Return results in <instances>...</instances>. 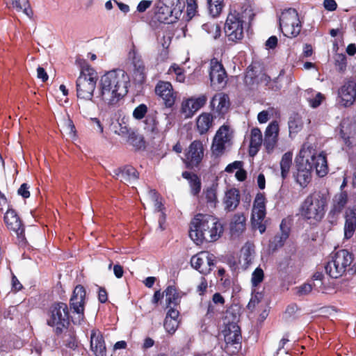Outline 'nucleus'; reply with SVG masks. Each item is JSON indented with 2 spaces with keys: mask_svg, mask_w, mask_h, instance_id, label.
Returning <instances> with one entry per match:
<instances>
[{
  "mask_svg": "<svg viewBox=\"0 0 356 356\" xmlns=\"http://www.w3.org/2000/svg\"><path fill=\"white\" fill-rule=\"evenodd\" d=\"M221 131L222 130L216 131L211 145L212 152L216 156L222 155L225 152V145L229 143L228 141L219 138V135H220L222 132Z\"/></svg>",
  "mask_w": 356,
  "mask_h": 356,
  "instance_id": "obj_35",
  "label": "nucleus"
},
{
  "mask_svg": "<svg viewBox=\"0 0 356 356\" xmlns=\"http://www.w3.org/2000/svg\"><path fill=\"white\" fill-rule=\"evenodd\" d=\"M297 293L299 296L307 295L309 294L312 290L314 289V284L311 283H304L298 288Z\"/></svg>",
  "mask_w": 356,
  "mask_h": 356,
  "instance_id": "obj_57",
  "label": "nucleus"
},
{
  "mask_svg": "<svg viewBox=\"0 0 356 356\" xmlns=\"http://www.w3.org/2000/svg\"><path fill=\"white\" fill-rule=\"evenodd\" d=\"M263 67L259 62H252L245 70L244 83L249 87L257 86L261 83Z\"/></svg>",
  "mask_w": 356,
  "mask_h": 356,
  "instance_id": "obj_21",
  "label": "nucleus"
},
{
  "mask_svg": "<svg viewBox=\"0 0 356 356\" xmlns=\"http://www.w3.org/2000/svg\"><path fill=\"white\" fill-rule=\"evenodd\" d=\"M225 349L232 350V353L238 352L241 347V332L240 327L236 323H232L227 325L225 330Z\"/></svg>",
  "mask_w": 356,
  "mask_h": 356,
  "instance_id": "obj_14",
  "label": "nucleus"
},
{
  "mask_svg": "<svg viewBox=\"0 0 356 356\" xmlns=\"http://www.w3.org/2000/svg\"><path fill=\"white\" fill-rule=\"evenodd\" d=\"M70 310L63 302H55L49 305L46 312V323L54 328L56 336H60L70 325Z\"/></svg>",
  "mask_w": 356,
  "mask_h": 356,
  "instance_id": "obj_6",
  "label": "nucleus"
},
{
  "mask_svg": "<svg viewBox=\"0 0 356 356\" xmlns=\"http://www.w3.org/2000/svg\"><path fill=\"white\" fill-rule=\"evenodd\" d=\"M283 74L284 70H281L277 77L271 79L270 76L264 73L261 75V83H264V86L266 87V89L274 92H278L282 88V84L279 81V77Z\"/></svg>",
  "mask_w": 356,
  "mask_h": 356,
  "instance_id": "obj_33",
  "label": "nucleus"
},
{
  "mask_svg": "<svg viewBox=\"0 0 356 356\" xmlns=\"http://www.w3.org/2000/svg\"><path fill=\"white\" fill-rule=\"evenodd\" d=\"M207 101V97L205 95H201L197 97H191L181 104V113L184 117L191 118L195 112L203 107Z\"/></svg>",
  "mask_w": 356,
  "mask_h": 356,
  "instance_id": "obj_20",
  "label": "nucleus"
},
{
  "mask_svg": "<svg viewBox=\"0 0 356 356\" xmlns=\"http://www.w3.org/2000/svg\"><path fill=\"white\" fill-rule=\"evenodd\" d=\"M191 264L201 274L208 275L215 265L214 256L208 252H201L191 257Z\"/></svg>",
  "mask_w": 356,
  "mask_h": 356,
  "instance_id": "obj_16",
  "label": "nucleus"
},
{
  "mask_svg": "<svg viewBox=\"0 0 356 356\" xmlns=\"http://www.w3.org/2000/svg\"><path fill=\"white\" fill-rule=\"evenodd\" d=\"M129 86V76L124 70L107 72L100 79L97 97L109 107L116 106L128 93Z\"/></svg>",
  "mask_w": 356,
  "mask_h": 356,
  "instance_id": "obj_1",
  "label": "nucleus"
},
{
  "mask_svg": "<svg viewBox=\"0 0 356 356\" xmlns=\"http://www.w3.org/2000/svg\"><path fill=\"white\" fill-rule=\"evenodd\" d=\"M29 188L28 184L23 183L17 190V194L24 199L29 198L30 197Z\"/></svg>",
  "mask_w": 356,
  "mask_h": 356,
  "instance_id": "obj_61",
  "label": "nucleus"
},
{
  "mask_svg": "<svg viewBox=\"0 0 356 356\" xmlns=\"http://www.w3.org/2000/svg\"><path fill=\"white\" fill-rule=\"evenodd\" d=\"M181 176L188 181L191 194L194 196L198 195L201 191L202 183L197 175L184 171L182 172Z\"/></svg>",
  "mask_w": 356,
  "mask_h": 356,
  "instance_id": "obj_31",
  "label": "nucleus"
},
{
  "mask_svg": "<svg viewBox=\"0 0 356 356\" xmlns=\"http://www.w3.org/2000/svg\"><path fill=\"white\" fill-rule=\"evenodd\" d=\"M113 177L122 182H131L138 178V171L131 165H125L113 170Z\"/></svg>",
  "mask_w": 356,
  "mask_h": 356,
  "instance_id": "obj_25",
  "label": "nucleus"
},
{
  "mask_svg": "<svg viewBox=\"0 0 356 356\" xmlns=\"http://www.w3.org/2000/svg\"><path fill=\"white\" fill-rule=\"evenodd\" d=\"M202 28L213 39L218 38L221 35V27L218 23L208 22L202 24Z\"/></svg>",
  "mask_w": 356,
  "mask_h": 356,
  "instance_id": "obj_39",
  "label": "nucleus"
},
{
  "mask_svg": "<svg viewBox=\"0 0 356 356\" xmlns=\"http://www.w3.org/2000/svg\"><path fill=\"white\" fill-rule=\"evenodd\" d=\"M327 198L320 192L309 194L301 203L299 213L303 220L310 224L320 222L324 217Z\"/></svg>",
  "mask_w": 356,
  "mask_h": 356,
  "instance_id": "obj_5",
  "label": "nucleus"
},
{
  "mask_svg": "<svg viewBox=\"0 0 356 356\" xmlns=\"http://www.w3.org/2000/svg\"><path fill=\"white\" fill-rule=\"evenodd\" d=\"M280 127L277 120H273L267 126L264 132L263 144L268 154H272L277 145Z\"/></svg>",
  "mask_w": 356,
  "mask_h": 356,
  "instance_id": "obj_18",
  "label": "nucleus"
},
{
  "mask_svg": "<svg viewBox=\"0 0 356 356\" xmlns=\"http://www.w3.org/2000/svg\"><path fill=\"white\" fill-rule=\"evenodd\" d=\"M18 314L17 306H10L4 312L3 316L6 318L13 320Z\"/></svg>",
  "mask_w": 356,
  "mask_h": 356,
  "instance_id": "obj_60",
  "label": "nucleus"
},
{
  "mask_svg": "<svg viewBox=\"0 0 356 356\" xmlns=\"http://www.w3.org/2000/svg\"><path fill=\"white\" fill-rule=\"evenodd\" d=\"M325 97L321 92H318L316 96L309 100V105L312 108H317L321 105Z\"/></svg>",
  "mask_w": 356,
  "mask_h": 356,
  "instance_id": "obj_59",
  "label": "nucleus"
},
{
  "mask_svg": "<svg viewBox=\"0 0 356 356\" xmlns=\"http://www.w3.org/2000/svg\"><path fill=\"white\" fill-rule=\"evenodd\" d=\"M154 91L156 95L162 99L165 107H172L175 103L177 95L170 82L159 81L155 86Z\"/></svg>",
  "mask_w": 356,
  "mask_h": 356,
  "instance_id": "obj_17",
  "label": "nucleus"
},
{
  "mask_svg": "<svg viewBox=\"0 0 356 356\" xmlns=\"http://www.w3.org/2000/svg\"><path fill=\"white\" fill-rule=\"evenodd\" d=\"M252 9L247 4H234L230 6L224 31L229 41L235 43L243 38L244 24H250L254 17Z\"/></svg>",
  "mask_w": 356,
  "mask_h": 356,
  "instance_id": "obj_3",
  "label": "nucleus"
},
{
  "mask_svg": "<svg viewBox=\"0 0 356 356\" xmlns=\"http://www.w3.org/2000/svg\"><path fill=\"white\" fill-rule=\"evenodd\" d=\"M341 104L346 106H350L356 100V82L353 78L346 81L343 85L338 90Z\"/></svg>",
  "mask_w": 356,
  "mask_h": 356,
  "instance_id": "obj_19",
  "label": "nucleus"
},
{
  "mask_svg": "<svg viewBox=\"0 0 356 356\" xmlns=\"http://www.w3.org/2000/svg\"><path fill=\"white\" fill-rule=\"evenodd\" d=\"M286 240V238L280 234H277L273 238L272 240L270 241L269 248L273 252H275L279 248L283 247Z\"/></svg>",
  "mask_w": 356,
  "mask_h": 356,
  "instance_id": "obj_44",
  "label": "nucleus"
},
{
  "mask_svg": "<svg viewBox=\"0 0 356 356\" xmlns=\"http://www.w3.org/2000/svg\"><path fill=\"white\" fill-rule=\"evenodd\" d=\"M324 275L322 272L316 271L312 276L314 289L319 291L323 288Z\"/></svg>",
  "mask_w": 356,
  "mask_h": 356,
  "instance_id": "obj_48",
  "label": "nucleus"
},
{
  "mask_svg": "<svg viewBox=\"0 0 356 356\" xmlns=\"http://www.w3.org/2000/svg\"><path fill=\"white\" fill-rule=\"evenodd\" d=\"M292 158L293 153L291 152H287L284 153L282 156L280 164L282 179H285L289 175L292 164Z\"/></svg>",
  "mask_w": 356,
  "mask_h": 356,
  "instance_id": "obj_36",
  "label": "nucleus"
},
{
  "mask_svg": "<svg viewBox=\"0 0 356 356\" xmlns=\"http://www.w3.org/2000/svg\"><path fill=\"white\" fill-rule=\"evenodd\" d=\"M12 5L18 12L23 11L27 16L33 15V11L28 0H12Z\"/></svg>",
  "mask_w": 356,
  "mask_h": 356,
  "instance_id": "obj_40",
  "label": "nucleus"
},
{
  "mask_svg": "<svg viewBox=\"0 0 356 356\" xmlns=\"http://www.w3.org/2000/svg\"><path fill=\"white\" fill-rule=\"evenodd\" d=\"M172 72H174L176 74V79L177 81L181 83L184 81L185 74L184 68H181L177 64L174 63L170 67L168 72V74H171Z\"/></svg>",
  "mask_w": 356,
  "mask_h": 356,
  "instance_id": "obj_47",
  "label": "nucleus"
},
{
  "mask_svg": "<svg viewBox=\"0 0 356 356\" xmlns=\"http://www.w3.org/2000/svg\"><path fill=\"white\" fill-rule=\"evenodd\" d=\"M204 156V148L200 140L193 141L185 153L184 161L187 168L198 167Z\"/></svg>",
  "mask_w": 356,
  "mask_h": 356,
  "instance_id": "obj_13",
  "label": "nucleus"
},
{
  "mask_svg": "<svg viewBox=\"0 0 356 356\" xmlns=\"http://www.w3.org/2000/svg\"><path fill=\"white\" fill-rule=\"evenodd\" d=\"M134 77V81L140 84H143L146 81L145 66L144 62L140 57L133 58Z\"/></svg>",
  "mask_w": 356,
  "mask_h": 356,
  "instance_id": "obj_28",
  "label": "nucleus"
},
{
  "mask_svg": "<svg viewBox=\"0 0 356 356\" xmlns=\"http://www.w3.org/2000/svg\"><path fill=\"white\" fill-rule=\"evenodd\" d=\"M158 113L156 111H152L148 113L147 116L143 120L144 129L147 132H149L153 134H157L159 132V120L157 118Z\"/></svg>",
  "mask_w": 356,
  "mask_h": 356,
  "instance_id": "obj_30",
  "label": "nucleus"
},
{
  "mask_svg": "<svg viewBox=\"0 0 356 356\" xmlns=\"http://www.w3.org/2000/svg\"><path fill=\"white\" fill-rule=\"evenodd\" d=\"M186 2L187 16L192 19L197 13V0H186Z\"/></svg>",
  "mask_w": 356,
  "mask_h": 356,
  "instance_id": "obj_49",
  "label": "nucleus"
},
{
  "mask_svg": "<svg viewBox=\"0 0 356 356\" xmlns=\"http://www.w3.org/2000/svg\"><path fill=\"white\" fill-rule=\"evenodd\" d=\"M266 209V197L264 193H258L254 200L252 209Z\"/></svg>",
  "mask_w": 356,
  "mask_h": 356,
  "instance_id": "obj_53",
  "label": "nucleus"
},
{
  "mask_svg": "<svg viewBox=\"0 0 356 356\" xmlns=\"http://www.w3.org/2000/svg\"><path fill=\"white\" fill-rule=\"evenodd\" d=\"M263 138L261 130L257 128H253L251 130L249 154L250 156H254L257 154L262 144Z\"/></svg>",
  "mask_w": 356,
  "mask_h": 356,
  "instance_id": "obj_29",
  "label": "nucleus"
},
{
  "mask_svg": "<svg viewBox=\"0 0 356 356\" xmlns=\"http://www.w3.org/2000/svg\"><path fill=\"white\" fill-rule=\"evenodd\" d=\"M90 348L95 356H106L104 337L98 330H92L90 334Z\"/></svg>",
  "mask_w": 356,
  "mask_h": 356,
  "instance_id": "obj_22",
  "label": "nucleus"
},
{
  "mask_svg": "<svg viewBox=\"0 0 356 356\" xmlns=\"http://www.w3.org/2000/svg\"><path fill=\"white\" fill-rule=\"evenodd\" d=\"M222 232V225L211 215L197 213L191 222L189 236L197 245L216 241Z\"/></svg>",
  "mask_w": 356,
  "mask_h": 356,
  "instance_id": "obj_2",
  "label": "nucleus"
},
{
  "mask_svg": "<svg viewBox=\"0 0 356 356\" xmlns=\"http://www.w3.org/2000/svg\"><path fill=\"white\" fill-rule=\"evenodd\" d=\"M152 4L151 0H142L140 1L136 8L138 13H144L146 11Z\"/></svg>",
  "mask_w": 356,
  "mask_h": 356,
  "instance_id": "obj_62",
  "label": "nucleus"
},
{
  "mask_svg": "<svg viewBox=\"0 0 356 356\" xmlns=\"http://www.w3.org/2000/svg\"><path fill=\"white\" fill-rule=\"evenodd\" d=\"M264 270L258 267L257 268L252 274V284L254 286H257L264 280Z\"/></svg>",
  "mask_w": 356,
  "mask_h": 356,
  "instance_id": "obj_50",
  "label": "nucleus"
},
{
  "mask_svg": "<svg viewBox=\"0 0 356 356\" xmlns=\"http://www.w3.org/2000/svg\"><path fill=\"white\" fill-rule=\"evenodd\" d=\"M148 114V108L146 104H140L133 111V118L137 120L145 118Z\"/></svg>",
  "mask_w": 356,
  "mask_h": 356,
  "instance_id": "obj_46",
  "label": "nucleus"
},
{
  "mask_svg": "<svg viewBox=\"0 0 356 356\" xmlns=\"http://www.w3.org/2000/svg\"><path fill=\"white\" fill-rule=\"evenodd\" d=\"M288 125L290 134L298 133L302 128L301 117L298 113H293L289 117Z\"/></svg>",
  "mask_w": 356,
  "mask_h": 356,
  "instance_id": "obj_37",
  "label": "nucleus"
},
{
  "mask_svg": "<svg viewBox=\"0 0 356 356\" xmlns=\"http://www.w3.org/2000/svg\"><path fill=\"white\" fill-rule=\"evenodd\" d=\"M178 321H175L174 319L165 318L163 326L166 332H168L169 334H174L178 327Z\"/></svg>",
  "mask_w": 356,
  "mask_h": 356,
  "instance_id": "obj_51",
  "label": "nucleus"
},
{
  "mask_svg": "<svg viewBox=\"0 0 356 356\" xmlns=\"http://www.w3.org/2000/svg\"><path fill=\"white\" fill-rule=\"evenodd\" d=\"M216 111L219 115H223L227 112L230 102L228 95L225 93H218L215 95L211 100V106L214 107L216 104Z\"/></svg>",
  "mask_w": 356,
  "mask_h": 356,
  "instance_id": "obj_26",
  "label": "nucleus"
},
{
  "mask_svg": "<svg viewBox=\"0 0 356 356\" xmlns=\"http://www.w3.org/2000/svg\"><path fill=\"white\" fill-rule=\"evenodd\" d=\"M209 14L213 17H218L222 13V8L225 6L224 0H207Z\"/></svg>",
  "mask_w": 356,
  "mask_h": 356,
  "instance_id": "obj_38",
  "label": "nucleus"
},
{
  "mask_svg": "<svg viewBox=\"0 0 356 356\" xmlns=\"http://www.w3.org/2000/svg\"><path fill=\"white\" fill-rule=\"evenodd\" d=\"M127 142L137 149H140L145 146L143 137L136 134L134 131H131L127 136Z\"/></svg>",
  "mask_w": 356,
  "mask_h": 356,
  "instance_id": "obj_41",
  "label": "nucleus"
},
{
  "mask_svg": "<svg viewBox=\"0 0 356 356\" xmlns=\"http://www.w3.org/2000/svg\"><path fill=\"white\" fill-rule=\"evenodd\" d=\"M252 226L254 229H259L260 234H263L265 232L266 229V225L265 224L264 220H257L254 217H252Z\"/></svg>",
  "mask_w": 356,
  "mask_h": 356,
  "instance_id": "obj_55",
  "label": "nucleus"
},
{
  "mask_svg": "<svg viewBox=\"0 0 356 356\" xmlns=\"http://www.w3.org/2000/svg\"><path fill=\"white\" fill-rule=\"evenodd\" d=\"M213 120L212 115L208 113H203L199 115L196 121V126L201 135L206 134L212 126Z\"/></svg>",
  "mask_w": 356,
  "mask_h": 356,
  "instance_id": "obj_32",
  "label": "nucleus"
},
{
  "mask_svg": "<svg viewBox=\"0 0 356 356\" xmlns=\"http://www.w3.org/2000/svg\"><path fill=\"white\" fill-rule=\"evenodd\" d=\"M65 346L72 350H75L78 347V341L76 337L72 334H69L67 338L64 341Z\"/></svg>",
  "mask_w": 356,
  "mask_h": 356,
  "instance_id": "obj_56",
  "label": "nucleus"
},
{
  "mask_svg": "<svg viewBox=\"0 0 356 356\" xmlns=\"http://www.w3.org/2000/svg\"><path fill=\"white\" fill-rule=\"evenodd\" d=\"M353 261V255L347 250L341 249L336 252L332 259L325 266L326 273L332 278L341 277Z\"/></svg>",
  "mask_w": 356,
  "mask_h": 356,
  "instance_id": "obj_8",
  "label": "nucleus"
},
{
  "mask_svg": "<svg viewBox=\"0 0 356 356\" xmlns=\"http://www.w3.org/2000/svg\"><path fill=\"white\" fill-rule=\"evenodd\" d=\"M207 280L204 277H202L200 283L197 287V291L199 293L200 296H203L204 293L207 291Z\"/></svg>",
  "mask_w": 356,
  "mask_h": 356,
  "instance_id": "obj_64",
  "label": "nucleus"
},
{
  "mask_svg": "<svg viewBox=\"0 0 356 356\" xmlns=\"http://www.w3.org/2000/svg\"><path fill=\"white\" fill-rule=\"evenodd\" d=\"M335 67L339 72L343 73L347 67V58L344 54H339L335 60Z\"/></svg>",
  "mask_w": 356,
  "mask_h": 356,
  "instance_id": "obj_52",
  "label": "nucleus"
},
{
  "mask_svg": "<svg viewBox=\"0 0 356 356\" xmlns=\"http://www.w3.org/2000/svg\"><path fill=\"white\" fill-rule=\"evenodd\" d=\"M242 166H243V162L242 161H234L232 163L228 164L226 166L225 171L228 172V173H232L234 171V170H236V169L238 170L241 168H242Z\"/></svg>",
  "mask_w": 356,
  "mask_h": 356,
  "instance_id": "obj_63",
  "label": "nucleus"
},
{
  "mask_svg": "<svg viewBox=\"0 0 356 356\" xmlns=\"http://www.w3.org/2000/svg\"><path fill=\"white\" fill-rule=\"evenodd\" d=\"M174 2L167 3L165 0H159L154 6L152 19L164 24H172L179 19L181 14L180 6L173 7Z\"/></svg>",
  "mask_w": 356,
  "mask_h": 356,
  "instance_id": "obj_10",
  "label": "nucleus"
},
{
  "mask_svg": "<svg viewBox=\"0 0 356 356\" xmlns=\"http://www.w3.org/2000/svg\"><path fill=\"white\" fill-rule=\"evenodd\" d=\"M297 173L296 180L302 188L306 187L312 179V172L315 170L318 176L323 177L328 172L326 155L324 152L314 154L309 158L296 159Z\"/></svg>",
  "mask_w": 356,
  "mask_h": 356,
  "instance_id": "obj_4",
  "label": "nucleus"
},
{
  "mask_svg": "<svg viewBox=\"0 0 356 356\" xmlns=\"http://www.w3.org/2000/svg\"><path fill=\"white\" fill-rule=\"evenodd\" d=\"M204 193L208 207L215 208L218 202L216 190L213 187H210L207 188Z\"/></svg>",
  "mask_w": 356,
  "mask_h": 356,
  "instance_id": "obj_42",
  "label": "nucleus"
},
{
  "mask_svg": "<svg viewBox=\"0 0 356 356\" xmlns=\"http://www.w3.org/2000/svg\"><path fill=\"white\" fill-rule=\"evenodd\" d=\"M348 202V194L346 191H342L337 194L333 199V205L328 213V218L331 221L337 219V216L342 212Z\"/></svg>",
  "mask_w": 356,
  "mask_h": 356,
  "instance_id": "obj_23",
  "label": "nucleus"
},
{
  "mask_svg": "<svg viewBox=\"0 0 356 356\" xmlns=\"http://www.w3.org/2000/svg\"><path fill=\"white\" fill-rule=\"evenodd\" d=\"M131 131H133V130H131V128H129L128 125L124 122L122 123H118V127L115 131V132L119 136L126 138H127Z\"/></svg>",
  "mask_w": 356,
  "mask_h": 356,
  "instance_id": "obj_54",
  "label": "nucleus"
},
{
  "mask_svg": "<svg viewBox=\"0 0 356 356\" xmlns=\"http://www.w3.org/2000/svg\"><path fill=\"white\" fill-rule=\"evenodd\" d=\"M356 228V217L346 218L344 225V236L346 238H350Z\"/></svg>",
  "mask_w": 356,
  "mask_h": 356,
  "instance_id": "obj_43",
  "label": "nucleus"
},
{
  "mask_svg": "<svg viewBox=\"0 0 356 356\" xmlns=\"http://www.w3.org/2000/svg\"><path fill=\"white\" fill-rule=\"evenodd\" d=\"M209 79L211 86L216 90L224 88L227 83V74L221 62L213 58L211 60Z\"/></svg>",
  "mask_w": 356,
  "mask_h": 356,
  "instance_id": "obj_12",
  "label": "nucleus"
},
{
  "mask_svg": "<svg viewBox=\"0 0 356 356\" xmlns=\"http://www.w3.org/2000/svg\"><path fill=\"white\" fill-rule=\"evenodd\" d=\"M245 229V217L243 213H236L234 216L231 223L230 230L233 234L242 233Z\"/></svg>",
  "mask_w": 356,
  "mask_h": 356,
  "instance_id": "obj_34",
  "label": "nucleus"
},
{
  "mask_svg": "<svg viewBox=\"0 0 356 356\" xmlns=\"http://www.w3.org/2000/svg\"><path fill=\"white\" fill-rule=\"evenodd\" d=\"M86 291L85 288L81 285H77L72 293L70 300V307L72 312L77 314V318L75 321L72 320L73 323L76 324L81 323L85 318L84 310L86 304Z\"/></svg>",
  "mask_w": 356,
  "mask_h": 356,
  "instance_id": "obj_11",
  "label": "nucleus"
},
{
  "mask_svg": "<svg viewBox=\"0 0 356 356\" xmlns=\"http://www.w3.org/2000/svg\"><path fill=\"white\" fill-rule=\"evenodd\" d=\"M97 79V74L94 69L88 65L83 67L76 81L77 97L85 100H91Z\"/></svg>",
  "mask_w": 356,
  "mask_h": 356,
  "instance_id": "obj_7",
  "label": "nucleus"
},
{
  "mask_svg": "<svg viewBox=\"0 0 356 356\" xmlns=\"http://www.w3.org/2000/svg\"><path fill=\"white\" fill-rule=\"evenodd\" d=\"M220 130H222V132L221 134L219 135V138L230 142L232 139V134L229 133V127L228 125L223 124L218 129V131Z\"/></svg>",
  "mask_w": 356,
  "mask_h": 356,
  "instance_id": "obj_58",
  "label": "nucleus"
},
{
  "mask_svg": "<svg viewBox=\"0 0 356 356\" xmlns=\"http://www.w3.org/2000/svg\"><path fill=\"white\" fill-rule=\"evenodd\" d=\"M280 29L283 35L287 38L297 37L302 29V24L296 9L289 8L284 9L279 18Z\"/></svg>",
  "mask_w": 356,
  "mask_h": 356,
  "instance_id": "obj_9",
  "label": "nucleus"
},
{
  "mask_svg": "<svg viewBox=\"0 0 356 356\" xmlns=\"http://www.w3.org/2000/svg\"><path fill=\"white\" fill-rule=\"evenodd\" d=\"M3 220L7 228L14 232L21 241L26 239L24 226L15 209L8 207L4 214Z\"/></svg>",
  "mask_w": 356,
  "mask_h": 356,
  "instance_id": "obj_15",
  "label": "nucleus"
},
{
  "mask_svg": "<svg viewBox=\"0 0 356 356\" xmlns=\"http://www.w3.org/2000/svg\"><path fill=\"white\" fill-rule=\"evenodd\" d=\"M241 200L240 191L238 188H232L225 192L223 198L224 209L226 211H234L239 205Z\"/></svg>",
  "mask_w": 356,
  "mask_h": 356,
  "instance_id": "obj_24",
  "label": "nucleus"
},
{
  "mask_svg": "<svg viewBox=\"0 0 356 356\" xmlns=\"http://www.w3.org/2000/svg\"><path fill=\"white\" fill-rule=\"evenodd\" d=\"M291 224L292 218L288 217L282 219L280 225V233L279 234L284 236L285 238H288L289 237L291 232Z\"/></svg>",
  "mask_w": 356,
  "mask_h": 356,
  "instance_id": "obj_45",
  "label": "nucleus"
},
{
  "mask_svg": "<svg viewBox=\"0 0 356 356\" xmlns=\"http://www.w3.org/2000/svg\"><path fill=\"white\" fill-rule=\"evenodd\" d=\"M164 293L165 296L166 307H170L172 305L174 307L178 306L184 295L181 292L178 291L176 286L174 285L168 286L164 290Z\"/></svg>",
  "mask_w": 356,
  "mask_h": 356,
  "instance_id": "obj_27",
  "label": "nucleus"
}]
</instances>
